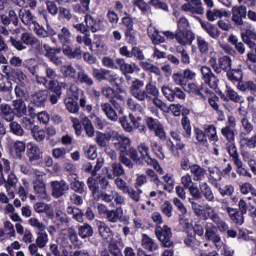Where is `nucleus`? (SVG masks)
<instances>
[{"label": "nucleus", "instance_id": "obj_1", "mask_svg": "<svg viewBox=\"0 0 256 256\" xmlns=\"http://www.w3.org/2000/svg\"><path fill=\"white\" fill-rule=\"evenodd\" d=\"M205 229V239L206 241H212L217 249L223 247V242L221 241V236L219 235V228L215 226L212 222H206L204 225Z\"/></svg>", "mask_w": 256, "mask_h": 256}, {"label": "nucleus", "instance_id": "obj_2", "mask_svg": "<svg viewBox=\"0 0 256 256\" xmlns=\"http://www.w3.org/2000/svg\"><path fill=\"white\" fill-rule=\"evenodd\" d=\"M155 235L160 241L162 247H173V232L169 226H157L155 229Z\"/></svg>", "mask_w": 256, "mask_h": 256}, {"label": "nucleus", "instance_id": "obj_3", "mask_svg": "<svg viewBox=\"0 0 256 256\" xmlns=\"http://www.w3.org/2000/svg\"><path fill=\"white\" fill-rule=\"evenodd\" d=\"M200 73L202 75V81L205 85H208L210 89L217 91L219 89V77L213 73V70L209 66H201Z\"/></svg>", "mask_w": 256, "mask_h": 256}, {"label": "nucleus", "instance_id": "obj_4", "mask_svg": "<svg viewBox=\"0 0 256 256\" xmlns=\"http://www.w3.org/2000/svg\"><path fill=\"white\" fill-rule=\"evenodd\" d=\"M26 156L31 165H39L43 159V152H41V148L37 144L28 143Z\"/></svg>", "mask_w": 256, "mask_h": 256}, {"label": "nucleus", "instance_id": "obj_5", "mask_svg": "<svg viewBox=\"0 0 256 256\" xmlns=\"http://www.w3.org/2000/svg\"><path fill=\"white\" fill-rule=\"evenodd\" d=\"M145 82L143 80L135 79L132 81L130 86V93L134 99L137 101H147V93H145Z\"/></svg>", "mask_w": 256, "mask_h": 256}, {"label": "nucleus", "instance_id": "obj_6", "mask_svg": "<svg viewBox=\"0 0 256 256\" xmlns=\"http://www.w3.org/2000/svg\"><path fill=\"white\" fill-rule=\"evenodd\" d=\"M103 171L107 179H116L118 177H123L125 175V168L121 162H113L109 167H104Z\"/></svg>", "mask_w": 256, "mask_h": 256}, {"label": "nucleus", "instance_id": "obj_7", "mask_svg": "<svg viewBox=\"0 0 256 256\" xmlns=\"http://www.w3.org/2000/svg\"><path fill=\"white\" fill-rule=\"evenodd\" d=\"M114 135L112 141L114 143L115 149L120 151V153H125L128 147H131V139L129 137L119 134V132H112Z\"/></svg>", "mask_w": 256, "mask_h": 256}, {"label": "nucleus", "instance_id": "obj_8", "mask_svg": "<svg viewBox=\"0 0 256 256\" xmlns=\"http://www.w3.org/2000/svg\"><path fill=\"white\" fill-rule=\"evenodd\" d=\"M129 119L132 125L129 123ZM129 119H127L126 116L120 118L121 127L124 129V131H126V133H132L133 129L139 127V124L142 121L140 116H135L133 113L129 114Z\"/></svg>", "mask_w": 256, "mask_h": 256}, {"label": "nucleus", "instance_id": "obj_9", "mask_svg": "<svg viewBox=\"0 0 256 256\" xmlns=\"http://www.w3.org/2000/svg\"><path fill=\"white\" fill-rule=\"evenodd\" d=\"M43 47L45 51V57H47L51 63L57 67L63 65V60H61V57L57 56L60 55L61 48H53L49 46V44H44Z\"/></svg>", "mask_w": 256, "mask_h": 256}, {"label": "nucleus", "instance_id": "obj_10", "mask_svg": "<svg viewBox=\"0 0 256 256\" xmlns=\"http://www.w3.org/2000/svg\"><path fill=\"white\" fill-rule=\"evenodd\" d=\"M50 187L52 189L51 195L54 199L63 197L69 191V184L65 180L52 181Z\"/></svg>", "mask_w": 256, "mask_h": 256}, {"label": "nucleus", "instance_id": "obj_11", "mask_svg": "<svg viewBox=\"0 0 256 256\" xmlns=\"http://www.w3.org/2000/svg\"><path fill=\"white\" fill-rule=\"evenodd\" d=\"M162 93L164 97L171 102L175 101V99H185L186 97L185 92H183L179 87H175L173 89L169 86H164L162 87Z\"/></svg>", "mask_w": 256, "mask_h": 256}, {"label": "nucleus", "instance_id": "obj_12", "mask_svg": "<svg viewBox=\"0 0 256 256\" xmlns=\"http://www.w3.org/2000/svg\"><path fill=\"white\" fill-rule=\"evenodd\" d=\"M96 225L98 227V233L103 241L111 243V241H113V237H115V232L111 230V227H109V225L104 221H98Z\"/></svg>", "mask_w": 256, "mask_h": 256}, {"label": "nucleus", "instance_id": "obj_13", "mask_svg": "<svg viewBox=\"0 0 256 256\" xmlns=\"http://www.w3.org/2000/svg\"><path fill=\"white\" fill-rule=\"evenodd\" d=\"M176 41L183 47H185V45H191L193 41H195V33L189 30H177Z\"/></svg>", "mask_w": 256, "mask_h": 256}, {"label": "nucleus", "instance_id": "obj_14", "mask_svg": "<svg viewBox=\"0 0 256 256\" xmlns=\"http://www.w3.org/2000/svg\"><path fill=\"white\" fill-rule=\"evenodd\" d=\"M247 17V7L245 6H234L232 8V21L234 25H244L243 19Z\"/></svg>", "mask_w": 256, "mask_h": 256}, {"label": "nucleus", "instance_id": "obj_15", "mask_svg": "<svg viewBox=\"0 0 256 256\" xmlns=\"http://www.w3.org/2000/svg\"><path fill=\"white\" fill-rule=\"evenodd\" d=\"M114 74L115 73H113V71L107 70L105 68H94L92 71L93 77H95V79L99 81V83H101V81H108V83L111 84Z\"/></svg>", "mask_w": 256, "mask_h": 256}, {"label": "nucleus", "instance_id": "obj_16", "mask_svg": "<svg viewBox=\"0 0 256 256\" xmlns=\"http://www.w3.org/2000/svg\"><path fill=\"white\" fill-rule=\"evenodd\" d=\"M12 109L14 111V117H25L28 113L27 103H25L24 99H17L12 101Z\"/></svg>", "mask_w": 256, "mask_h": 256}, {"label": "nucleus", "instance_id": "obj_17", "mask_svg": "<svg viewBox=\"0 0 256 256\" xmlns=\"http://www.w3.org/2000/svg\"><path fill=\"white\" fill-rule=\"evenodd\" d=\"M100 109L104 113V115L109 119V121H112L113 123H116V121H119V114H117V110L113 108L111 103L109 102H102L100 104Z\"/></svg>", "mask_w": 256, "mask_h": 256}, {"label": "nucleus", "instance_id": "obj_18", "mask_svg": "<svg viewBox=\"0 0 256 256\" xmlns=\"http://www.w3.org/2000/svg\"><path fill=\"white\" fill-rule=\"evenodd\" d=\"M184 91H186L187 93H192V95H198L199 97H201V99H205V95L203 94V92L210 93L209 88H205V85H198L196 83L186 84Z\"/></svg>", "mask_w": 256, "mask_h": 256}, {"label": "nucleus", "instance_id": "obj_19", "mask_svg": "<svg viewBox=\"0 0 256 256\" xmlns=\"http://www.w3.org/2000/svg\"><path fill=\"white\" fill-rule=\"evenodd\" d=\"M47 99H49V91L39 90L31 96V103H33L35 107H45Z\"/></svg>", "mask_w": 256, "mask_h": 256}, {"label": "nucleus", "instance_id": "obj_20", "mask_svg": "<svg viewBox=\"0 0 256 256\" xmlns=\"http://www.w3.org/2000/svg\"><path fill=\"white\" fill-rule=\"evenodd\" d=\"M225 211L235 225H243L245 223V214H242L239 209L226 206Z\"/></svg>", "mask_w": 256, "mask_h": 256}, {"label": "nucleus", "instance_id": "obj_21", "mask_svg": "<svg viewBox=\"0 0 256 256\" xmlns=\"http://www.w3.org/2000/svg\"><path fill=\"white\" fill-rule=\"evenodd\" d=\"M174 206L178 209V211L181 213L179 215V223L180 225H183V227H189V222L187 219H185V215H187V207H185V204L181 202L179 198H173Z\"/></svg>", "mask_w": 256, "mask_h": 256}, {"label": "nucleus", "instance_id": "obj_22", "mask_svg": "<svg viewBox=\"0 0 256 256\" xmlns=\"http://www.w3.org/2000/svg\"><path fill=\"white\" fill-rule=\"evenodd\" d=\"M19 18L21 19L23 25H26V27H28L29 29L37 23V20H35V16H33V13H31V10L29 9H20Z\"/></svg>", "mask_w": 256, "mask_h": 256}, {"label": "nucleus", "instance_id": "obj_23", "mask_svg": "<svg viewBox=\"0 0 256 256\" xmlns=\"http://www.w3.org/2000/svg\"><path fill=\"white\" fill-rule=\"evenodd\" d=\"M200 25L211 39H219V37H221V30H219L215 24L200 20Z\"/></svg>", "mask_w": 256, "mask_h": 256}, {"label": "nucleus", "instance_id": "obj_24", "mask_svg": "<svg viewBox=\"0 0 256 256\" xmlns=\"http://www.w3.org/2000/svg\"><path fill=\"white\" fill-rule=\"evenodd\" d=\"M34 193L39 199H47V185L43 179H36L33 181Z\"/></svg>", "mask_w": 256, "mask_h": 256}, {"label": "nucleus", "instance_id": "obj_25", "mask_svg": "<svg viewBox=\"0 0 256 256\" xmlns=\"http://www.w3.org/2000/svg\"><path fill=\"white\" fill-rule=\"evenodd\" d=\"M31 89V82L24 84H17L14 88L15 95L18 99H29V90Z\"/></svg>", "mask_w": 256, "mask_h": 256}, {"label": "nucleus", "instance_id": "obj_26", "mask_svg": "<svg viewBox=\"0 0 256 256\" xmlns=\"http://www.w3.org/2000/svg\"><path fill=\"white\" fill-rule=\"evenodd\" d=\"M205 211L207 218L210 219L214 225H223V218H221L219 213L215 211V208L211 207L209 204H206Z\"/></svg>", "mask_w": 256, "mask_h": 256}, {"label": "nucleus", "instance_id": "obj_27", "mask_svg": "<svg viewBox=\"0 0 256 256\" xmlns=\"http://www.w3.org/2000/svg\"><path fill=\"white\" fill-rule=\"evenodd\" d=\"M147 33L153 45H161V43H165V37L159 34V30H157V28L149 26L147 29Z\"/></svg>", "mask_w": 256, "mask_h": 256}, {"label": "nucleus", "instance_id": "obj_28", "mask_svg": "<svg viewBox=\"0 0 256 256\" xmlns=\"http://www.w3.org/2000/svg\"><path fill=\"white\" fill-rule=\"evenodd\" d=\"M106 219L109 223L123 221V208L117 207L116 209L109 210L108 214H106Z\"/></svg>", "mask_w": 256, "mask_h": 256}, {"label": "nucleus", "instance_id": "obj_29", "mask_svg": "<svg viewBox=\"0 0 256 256\" xmlns=\"http://www.w3.org/2000/svg\"><path fill=\"white\" fill-rule=\"evenodd\" d=\"M10 79H12L17 85L30 83L29 78L19 69H12V71L10 72Z\"/></svg>", "mask_w": 256, "mask_h": 256}, {"label": "nucleus", "instance_id": "obj_30", "mask_svg": "<svg viewBox=\"0 0 256 256\" xmlns=\"http://www.w3.org/2000/svg\"><path fill=\"white\" fill-rule=\"evenodd\" d=\"M0 116L5 119V121H15V113L13 107L7 103L0 105Z\"/></svg>", "mask_w": 256, "mask_h": 256}, {"label": "nucleus", "instance_id": "obj_31", "mask_svg": "<svg viewBox=\"0 0 256 256\" xmlns=\"http://www.w3.org/2000/svg\"><path fill=\"white\" fill-rule=\"evenodd\" d=\"M193 181L199 182L205 179V175H207V170L205 168L199 166L198 164H193L190 170Z\"/></svg>", "mask_w": 256, "mask_h": 256}, {"label": "nucleus", "instance_id": "obj_32", "mask_svg": "<svg viewBox=\"0 0 256 256\" xmlns=\"http://www.w3.org/2000/svg\"><path fill=\"white\" fill-rule=\"evenodd\" d=\"M45 73H46V79L48 80V86L51 87V83H53V87L59 86V81H57V77H59V74H57V70H55L53 67L49 65H45Z\"/></svg>", "mask_w": 256, "mask_h": 256}, {"label": "nucleus", "instance_id": "obj_33", "mask_svg": "<svg viewBox=\"0 0 256 256\" xmlns=\"http://www.w3.org/2000/svg\"><path fill=\"white\" fill-rule=\"evenodd\" d=\"M51 86H47L50 91V103L52 105H57L58 101L61 99V95H63V91H61V87L53 86L55 85L53 82L50 84Z\"/></svg>", "mask_w": 256, "mask_h": 256}, {"label": "nucleus", "instance_id": "obj_34", "mask_svg": "<svg viewBox=\"0 0 256 256\" xmlns=\"http://www.w3.org/2000/svg\"><path fill=\"white\" fill-rule=\"evenodd\" d=\"M199 189L201 191V195L204 196V199L208 201V203H215V194H213V190L207 182L200 184Z\"/></svg>", "mask_w": 256, "mask_h": 256}, {"label": "nucleus", "instance_id": "obj_35", "mask_svg": "<svg viewBox=\"0 0 256 256\" xmlns=\"http://www.w3.org/2000/svg\"><path fill=\"white\" fill-rule=\"evenodd\" d=\"M227 78L232 83H239V81H243V70L241 68L231 69L226 73Z\"/></svg>", "mask_w": 256, "mask_h": 256}, {"label": "nucleus", "instance_id": "obj_36", "mask_svg": "<svg viewBox=\"0 0 256 256\" xmlns=\"http://www.w3.org/2000/svg\"><path fill=\"white\" fill-rule=\"evenodd\" d=\"M71 39H73V36L71 35V30L67 27H62L60 31L58 32V40L62 45L71 43Z\"/></svg>", "mask_w": 256, "mask_h": 256}, {"label": "nucleus", "instance_id": "obj_37", "mask_svg": "<svg viewBox=\"0 0 256 256\" xmlns=\"http://www.w3.org/2000/svg\"><path fill=\"white\" fill-rule=\"evenodd\" d=\"M93 227L90 224H83L78 226V235L82 239H89V237H93Z\"/></svg>", "mask_w": 256, "mask_h": 256}, {"label": "nucleus", "instance_id": "obj_38", "mask_svg": "<svg viewBox=\"0 0 256 256\" xmlns=\"http://www.w3.org/2000/svg\"><path fill=\"white\" fill-rule=\"evenodd\" d=\"M64 103L69 113L79 115V103L75 99L68 97L64 100Z\"/></svg>", "mask_w": 256, "mask_h": 256}, {"label": "nucleus", "instance_id": "obj_39", "mask_svg": "<svg viewBox=\"0 0 256 256\" xmlns=\"http://www.w3.org/2000/svg\"><path fill=\"white\" fill-rule=\"evenodd\" d=\"M142 247L144 249H147L148 251H157L158 245L155 240H153L151 237H149L146 234H143L142 236Z\"/></svg>", "mask_w": 256, "mask_h": 256}, {"label": "nucleus", "instance_id": "obj_40", "mask_svg": "<svg viewBox=\"0 0 256 256\" xmlns=\"http://www.w3.org/2000/svg\"><path fill=\"white\" fill-rule=\"evenodd\" d=\"M116 63L124 75L135 73V67L132 64H127L125 59L117 58Z\"/></svg>", "mask_w": 256, "mask_h": 256}, {"label": "nucleus", "instance_id": "obj_41", "mask_svg": "<svg viewBox=\"0 0 256 256\" xmlns=\"http://www.w3.org/2000/svg\"><path fill=\"white\" fill-rule=\"evenodd\" d=\"M144 91L146 93V101H151V99L159 97V89H157V86L153 85V83H148Z\"/></svg>", "mask_w": 256, "mask_h": 256}, {"label": "nucleus", "instance_id": "obj_42", "mask_svg": "<svg viewBox=\"0 0 256 256\" xmlns=\"http://www.w3.org/2000/svg\"><path fill=\"white\" fill-rule=\"evenodd\" d=\"M77 75H78L77 79H78L79 83H84L88 87H93V85H94L93 77H91V75L87 74V72H85L84 69H80L78 71Z\"/></svg>", "mask_w": 256, "mask_h": 256}, {"label": "nucleus", "instance_id": "obj_43", "mask_svg": "<svg viewBox=\"0 0 256 256\" xmlns=\"http://www.w3.org/2000/svg\"><path fill=\"white\" fill-rule=\"evenodd\" d=\"M220 233H226L227 237L235 239L237 237V231L235 229H229V224L222 219V224H216Z\"/></svg>", "mask_w": 256, "mask_h": 256}, {"label": "nucleus", "instance_id": "obj_44", "mask_svg": "<svg viewBox=\"0 0 256 256\" xmlns=\"http://www.w3.org/2000/svg\"><path fill=\"white\" fill-rule=\"evenodd\" d=\"M231 63H233V60H231V57L229 56H222L218 59V67L220 69V73L224 71L227 73L231 70Z\"/></svg>", "mask_w": 256, "mask_h": 256}, {"label": "nucleus", "instance_id": "obj_45", "mask_svg": "<svg viewBox=\"0 0 256 256\" xmlns=\"http://www.w3.org/2000/svg\"><path fill=\"white\" fill-rule=\"evenodd\" d=\"M66 212L68 213V215H72V219H74L75 221H78V223H83L84 219H83V211L77 207H72L69 206L66 209Z\"/></svg>", "mask_w": 256, "mask_h": 256}, {"label": "nucleus", "instance_id": "obj_46", "mask_svg": "<svg viewBox=\"0 0 256 256\" xmlns=\"http://www.w3.org/2000/svg\"><path fill=\"white\" fill-rule=\"evenodd\" d=\"M241 127L244 132L240 134V137L243 138V135H249L252 133L253 129H255V126L253 125V122H251L247 116H244L241 119Z\"/></svg>", "mask_w": 256, "mask_h": 256}, {"label": "nucleus", "instance_id": "obj_47", "mask_svg": "<svg viewBox=\"0 0 256 256\" xmlns=\"http://www.w3.org/2000/svg\"><path fill=\"white\" fill-rule=\"evenodd\" d=\"M9 129L13 135H16V137H23V135H25V130L23 129V126H21V124H19V122L17 121H10Z\"/></svg>", "mask_w": 256, "mask_h": 256}, {"label": "nucleus", "instance_id": "obj_48", "mask_svg": "<svg viewBox=\"0 0 256 256\" xmlns=\"http://www.w3.org/2000/svg\"><path fill=\"white\" fill-rule=\"evenodd\" d=\"M55 219H56V223H58V225H62L63 227H69V223L71 221V219H69L67 217V214H65L62 210H56L55 212Z\"/></svg>", "mask_w": 256, "mask_h": 256}, {"label": "nucleus", "instance_id": "obj_49", "mask_svg": "<svg viewBox=\"0 0 256 256\" xmlns=\"http://www.w3.org/2000/svg\"><path fill=\"white\" fill-rule=\"evenodd\" d=\"M228 41L229 43H231V45H234L239 55H245V44H243V42H239V40L237 39V36L230 35L228 38Z\"/></svg>", "mask_w": 256, "mask_h": 256}, {"label": "nucleus", "instance_id": "obj_50", "mask_svg": "<svg viewBox=\"0 0 256 256\" xmlns=\"http://www.w3.org/2000/svg\"><path fill=\"white\" fill-rule=\"evenodd\" d=\"M47 243H49V235L47 234V232H38L36 238V245H38L39 249H45V247H47Z\"/></svg>", "mask_w": 256, "mask_h": 256}, {"label": "nucleus", "instance_id": "obj_51", "mask_svg": "<svg viewBox=\"0 0 256 256\" xmlns=\"http://www.w3.org/2000/svg\"><path fill=\"white\" fill-rule=\"evenodd\" d=\"M196 43L199 53H201V55H207V53H209V42H207L205 38L197 36Z\"/></svg>", "mask_w": 256, "mask_h": 256}, {"label": "nucleus", "instance_id": "obj_52", "mask_svg": "<svg viewBox=\"0 0 256 256\" xmlns=\"http://www.w3.org/2000/svg\"><path fill=\"white\" fill-rule=\"evenodd\" d=\"M204 133L207 135L210 141H214L215 143L219 141V137L217 136V127H215V125H205Z\"/></svg>", "mask_w": 256, "mask_h": 256}, {"label": "nucleus", "instance_id": "obj_53", "mask_svg": "<svg viewBox=\"0 0 256 256\" xmlns=\"http://www.w3.org/2000/svg\"><path fill=\"white\" fill-rule=\"evenodd\" d=\"M20 39L24 43V45L32 46V45H37V43H39V39H37L35 35L29 32L22 33Z\"/></svg>", "mask_w": 256, "mask_h": 256}, {"label": "nucleus", "instance_id": "obj_54", "mask_svg": "<svg viewBox=\"0 0 256 256\" xmlns=\"http://www.w3.org/2000/svg\"><path fill=\"white\" fill-rule=\"evenodd\" d=\"M87 186L90 189L93 197L99 196V181L93 177L87 179Z\"/></svg>", "mask_w": 256, "mask_h": 256}, {"label": "nucleus", "instance_id": "obj_55", "mask_svg": "<svg viewBox=\"0 0 256 256\" xmlns=\"http://www.w3.org/2000/svg\"><path fill=\"white\" fill-rule=\"evenodd\" d=\"M60 71L67 79H75V76L77 75V71L72 65H63Z\"/></svg>", "mask_w": 256, "mask_h": 256}, {"label": "nucleus", "instance_id": "obj_56", "mask_svg": "<svg viewBox=\"0 0 256 256\" xmlns=\"http://www.w3.org/2000/svg\"><path fill=\"white\" fill-rule=\"evenodd\" d=\"M126 105L130 111L138 112V113H144L145 109L143 106H141L140 103L135 101L133 98H128L126 101Z\"/></svg>", "mask_w": 256, "mask_h": 256}, {"label": "nucleus", "instance_id": "obj_57", "mask_svg": "<svg viewBox=\"0 0 256 256\" xmlns=\"http://www.w3.org/2000/svg\"><path fill=\"white\" fill-rule=\"evenodd\" d=\"M221 133L228 143H233V141H235V128L225 126L221 129Z\"/></svg>", "mask_w": 256, "mask_h": 256}, {"label": "nucleus", "instance_id": "obj_58", "mask_svg": "<svg viewBox=\"0 0 256 256\" xmlns=\"http://www.w3.org/2000/svg\"><path fill=\"white\" fill-rule=\"evenodd\" d=\"M46 11L47 13L52 15V17H57V15H59V8L57 6V2L52 0H46Z\"/></svg>", "mask_w": 256, "mask_h": 256}, {"label": "nucleus", "instance_id": "obj_59", "mask_svg": "<svg viewBox=\"0 0 256 256\" xmlns=\"http://www.w3.org/2000/svg\"><path fill=\"white\" fill-rule=\"evenodd\" d=\"M226 97H228L230 99V101H233L234 103H243V96L239 95V93H237V91L228 88L226 91Z\"/></svg>", "mask_w": 256, "mask_h": 256}, {"label": "nucleus", "instance_id": "obj_60", "mask_svg": "<svg viewBox=\"0 0 256 256\" xmlns=\"http://www.w3.org/2000/svg\"><path fill=\"white\" fill-rule=\"evenodd\" d=\"M13 89V83L5 78V75L0 73V91L7 93V91H11Z\"/></svg>", "mask_w": 256, "mask_h": 256}, {"label": "nucleus", "instance_id": "obj_61", "mask_svg": "<svg viewBox=\"0 0 256 256\" xmlns=\"http://www.w3.org/2000/svg\"><path fill=\"white\" fill-rule=\"evenodd\" d=\"M138 151L141 155L142 161H145V163H147L149 159H151V155H149V146L147 144L141 143L138 146Z\"/></svg>", "mask_w": 256, "mask_h": 256}, {"label": "nucleus", "instance_id": "obj_62", "mask_svg": "<svg viewBox=\"0 0 256 256\" xmlns=\"http://www.w3.org/2000/svg\"><path fill=\"white\" fill-rule=\"evenodd\" d=\"M31 135L33 136V139L37 141L38 143H41L42 141H45V130L39 129V127H35L31 131Z\"/></svg>", "mask_w": 256, "mask_h": 256}, {"label": "nucleus", "instance_id": "obj_63", "mask_svg": "<svg viewBox=\"0 0 256 256\" xmlns=\"http://www.w3.org/2000/svg\"><path fill=\"white\" fill-rule=\"evenodd\" d=\"M227 151H228L233 163H238L239 161H241V158H239V151L237 150V146H235V144L231 143L228 146Z\"/></svg>", "mask_w": 256, "mask_h": 256}, {"label": "nucleus", "instance_id": "obj_64", "mask_svg": "<svg viewBox=\"0 0 256 256\" xmlns=\"http://www.w3.org/2000/svg\"><path fill=\"white\" fill-rule=\"evenodd\" d=\"M172 79L175 85H179L183 89L187 87V80H185V77L183 76V74H181V72L174 73L172 75Z\"/></svg>", "mask_w": 256, "mask_h": 256}]
</instances>
